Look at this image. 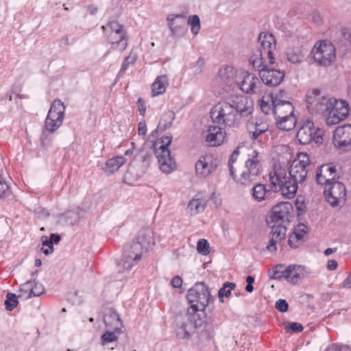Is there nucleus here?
<instances>
[{
	"instance_id": "nucleus-1",
	"label": "nucleus",
	"mask_w": 351,
	"mask_h": 351,
	"mask_svg": "<svg viewBox=\"0 0 351 351\" xmlns=\"http://www.w3.org/2000/svg\"><path fill=\"white\" fill-rule=\"evenodd\" d=\"M152 230L146 228L141 230L138 235L130 244L124 247L121 262L118 264V271L125 272L141 260L143 253L147 252L154 244Z\"/></svg>"
},
{
	"instance_id": "nucleus-2",
	"label": "nucleus",
	"mask_w": 351,
	"mask_h": 351,
	"mask_svg": "<svg viewBox=\"0 0 351 351\" xmlns=\"http://www.w3.org/2000/svg\"><path fill=\"white\" fill-rule=\"evenodd\" d=\"M206 322L204 312L195 313L193 308H188L184 315L176 319V333L179 339H189L195 332V329L200 327Z\"/></svg>"
},
{
	"instance_id": "nucleus-3",
	"label": "nucleus",
	"mask_w": 351,
	"mask_h": 351,
	"mask_svg": "<svg viewBox=\"0 0 351 351\" xmlns=\"http://www.w3.org/2000/svg\"><path fill=\"white\" fill-rule=\"evenodd\" d=\"M269 180L276 190L287 199L293 198L297 192L298 182L289 175L287 176L286 169L280 165H274L269 173Z\"/></svg>"
},
{
	"instance_id": "nucleus-4",
	"label": "nucleus",
	"mask_w": 351,
	"mask_h": 351,
	"mask_svg": "<svg viewBox=\"0 0 351 351\" xmlns=\"http://www.w3.org/2000/svg\"><path fill=\"white\" fill-rule=\"evenodd\" d=\"M261 156L256 150H252L248 154V158L245 162L243 170L239 175L234 173L231 177L239 184L250 186L255 182L261 171Z\"/></svg>"
},
{
	"instance_id": "nucleus-5",
	"label": "nucleus",
	"mask_w": 351,
	"mask_h": 351,
	"mask_svg": "<svg viewBox=\"0 0 351 351\" xmlns=\"http://www.w3.org/2000/svg\"><path fill=\"white\" fill-rule=\"evenodd\" d=\"M210 118L213 123L229 128H237L241 122L229 101H222L215 105L210 110Z\"/></svg>"
},
{
	"instance_id": "nucleus-6",
	"label": "nucleus",
	"mask_w": 351,
	"mask_h": 351,
	"mask_svg": "<svg viewBox=\"0 0 351 351\" xmlns=\"http://www.w3.org/2000/svg\"><path fill=\"white\" fill-rule=\"evenodd\" d=\"M268 273L271 278L284 279L291 285H297L309 274L306 267L300 265H290L287 267L277 265L272 269H269Z\"/></svg>"
},
{
	"instance_id": "nucleus-7",
	"label": "nucleus",
	"mask_w": 351,
	"mask_h": 351,
	"mask_svg": "<svg viewBox=\"0 0 351 351\" xmlns=\"http://www.w3.org/2000/svg\"><path fill=\"white\" fill-rule=\"evenodd\" d=\"M332 99L333 97L326 95L319 89H311L306 95L307 108L311 113L320 114L326 119L332 106Z\"/></svg>"
},
{
	"instance_id": "nucleus-8",
	"label": "nucleus",
	"mask_w": 351,
	"mask_h": 351,
	"mask_svg": "<svg viewBox=\"0 0 351 351\" xmlns=\"http://www.w3.org/2000/svg\"><path fill=\"white\" fill-rule=\"evenodd\" d=\"M104 33L112 47L117 51H123L128 46L126 32L123 25L117 21L108 22L102 26Z\"/></svg>"
},
{
	"instance_id": "nucleus-9",
	"label": "nucleus",
	"mask_w": 351,
	"mask_h": 351,
	"mask_svg": "<svg viewBox=\"0 0 351 351\" xmlns=\"http://www.w3.org/2000/svg\"><path fill=\"white\" fill-rule=\"evenodd\" d=\"M210 291L204 282L196 283L188 291L187 300L191 306L189 308H193L195 313L204 312V309L208 304Z\"/></svg>"
},
{
	"instance_id": "nucleus-10",
	"label": "nucleus",
	"mask_w": 351,
	"mask_h": 351,
	"mask_svg": "<svg viewBox=\"0 0 351 351\" xmlns=\"http://www.w3.org/2000/svg\"><path fill=\"white\" fill-rule=\"evenodd\" d=\"M314 60L320 66L330 65L336 58V49L332 43L321 40L314 45L312 51Z\"/></svg>"
},
{
	"instance_id": "nucleus-11",
	"label": "nucleus",
	"mask_w": 351,
	"mask_h": 351,
	"mask_svg": "<svg viewBox=\"0 0 351 351\" xmlns=\"http://www.w3.org/2000/svg\"><path fill=\"white\" fill-rule=\"evenodd\" d=\"M65 106L60 99L52 103L45 119V128L49 132H55L62 124L64 117Z\"/></svg>"
},
{
	"instance_id": "nucleus-12",
	"label": "nucleus",
	"mask_w": 351,
	"mask_h": 351,
	"mask_svg": "<svg viewBox=\"0 0 351 351\" xmlns=\"http://www.w3.org/2000/svg\"><path fill=\"white\" fill-rule=\"evenodd\" d=\"M324 131L319 128H315L313 121H305L297 133V138L301 144H308L313 141L316 143H322Z\"/></svg>"
},
{
	"instance_id": "nucleus-13",
	"label": "nucleus",
	"mask_w": 351,
	"mask_h": 351,
	"mask_svg": "<svg viewBox=\"0 0 351 351\" xmlns=\"http://www.w3.org/2000/svg\"><path fill=\"white\" fill-rule=\"evenodd\" d=\"M324 195L331 206H341L346 200V187L343 183L338 181L326 184L324 186Z\"/></svg>"
},
{
	"instance_id": "nucleus-14",
	"label": "nucleus",
	"mask_w": 351,
	"mask_h": 351,
	"mask_svg": "<svg viewBox=\"0 0 351 351\" xmlns=\"http://www.w3.org/2000/svg\"><path fill=\"white\" fill-rule=\"evenodd\" d=\"M310 164V159L307 154L300 153L298 158L295 159L289 167V175L294 178L298 183L305 180Z\"/></svg>"
},
{
	"instance_id": "nucleus-15",
	"label": "nucleus",
	"mask_w": 351,
	"mask_h": 351,
	"mask_svg": "<svg viewBox=\"0 0 351 351\" xmlns=\"http://www.w3.org/2000/svg\"><path fill=\"white\" fill-rule=\"evenodd\" d=\"M237 85L247 94H258L261 95L263 84L261 80L253 73L243 71L241 73V81H237Z\"/></svg>"
},
{
	"instance_id": "nucleus-16",
	"label": "nucleus",
	"mask_w": 351,
	"mask_h": 351,
	"mask_svg": "<svg viewBox=\"0 0 351 351\" xmlns=\"http://www.w3.org/2000/svg\"><path fill=\"white\" fill-rule=\"evenodd\" d=\"M350 108L348 102L333 97L328 118L327 125H335L346 119L349 115Z\"/></svg>"
},
{
	"instance_id": "nucleus-17",
	"label": "nucleus",
	"mask_w": 351,
	"mask_h": 351,
	"mask_svg": "<svg viewBox=\"0 0 351 351\" xmlns=\"http://www.w3.org/2000/svg\"><path fill=\"white\" fill-rule=\"evenodd\" d=\"M219 160L212 154L202 156L195 164L196 175L200 178H206L216 171Z\"/></svg>"
},
{
	"instance_id": "nucleus-18",
	"label": "nucleus",
	"mask_w": 351,
	"mask_h": 351,
	"mask_svg": "<svg viewBox=\"0 0 351 351\" xmlns=\"http://www.w3.org/2000/svg\"><path fill=\"white\" fill-rule=\"evenodd\" d=\"M333 143L339 149H351V125L346 124L335 129L333 133Z\"/></svg>"
},
{
	"instance_id": "nucleus-19",
	"label": "nucleus",
	"mask_w": 351,
	"mask_h": 351,
	"mask_svg": "<svg viewBox=\"0 0 351 351\" xmlns=\"http://www.w3.org/2000/svg\"><path fill=\"white\" fill-rule=\"evenodd\" d=\"M260 46L257 51L267 54L269 62L272 64L274 63L275 58L274 51L276 50V39L272 34L261 32L258 38Z\"/></svg>"
},
{
	"instance_id": "nucleus-20",
	"label": "nucleus",
	"mask_w": 351,
	"mask_h": 351,
	"mask_svg": "<svg viewBox=\"0 0 351 351\" xmlns=\"http://www.w3.org/2000/svg\"><path fill=\"white\" fill-rule=\"evenodd\" d=\"M167 23L173 36H182L186 32V21L184 14H169L167 17Z\"/></svg>"
},
{
	"instance_id": "nucleus-21",
	"label": "nucleus",
	"mask_w": 351,
	"mask_h": 351,
	"mask_svg": "<svg viewBox=\"0 0 351 351\" xmlns=\"http://www.w3.org/2000/svg\"><path fill=\"white\" fill-rule=\"evenodd\" d=\"M229 102L237 111L241 121L243 117L250 115L254 109L253 101L244 95L236 97Z\"/></svg>"
},
{
	"instance_id": "nucleus-22",
	"label": "nucleus",
	"mask_w": 351,
	"mask_h": 351,
	"mask_svg": "<svg viewBox=\"0 0 351 351\" xmlns=\"http://www.w3.org/2000/svg\"><path fill=\"white\" fill-rule=\"evenodd\" d=\"M287 228L285 226L271 225V230L269 234V241L266 246L267 251L274 252L277 250V245L285 239Z\"/></svg>"
},
{
	"instance_id": "nucleus-23",
	"label": "nucleus",
	"mask_w": 351,
	"mask_h": 351,
	"mask_svg": "<svg viewBox=\"0 0 351 351\" xmlns=\"http://www.w3.org/2000/svg\"><path fill=\"white\" fill-rule=\"evenodd\" d=\"M337 176L336 167L332 164H325L319 167L316 173V181L319 184L336 182Z\"/></svg>"
},
{
	"instance_id": "nucleus-24",
	"label": "nucleus",
	"mask_w": 351,
	"mask_h": 351,
	"mask_svg": "<svg viewBox=\"0 0 351 351\" xmlns=\"http://www.w3.org/2000/svg\"><path fill=\"white\" fill-rule=\"evenodd\" d=\"M290 204L280 203L273 207L271 215V223L275 226H285L288 220Z\"/></svg>"
},
{
	"instance_id": "nucleus-25",
	"label": "nucleus",
	"mask_w": 351,
	"mask_h": 351,
	"mask_svg": "<svg viewBox=\"0 0 351 351\" xmlns=\"http://www.w3.org/2000/svg\"><path fill=\"white\" fill-rule=\"evenodd\" d=\"M237 70L230 66H225L219 69L216 77L217 82L221 86H232L237 85Z\"/></svg>"
},
{
	"instance_id": "nucleus-26",
	"label": "nucleus",
	"mask_w": 351,
	"mask_h": 351,
	"mask_svg": "<svg viewBox=\"0 0 351 351\" xmlns=\"http://www.w3.org/2000/svg\"><path fill=\"white\" fill-rule=\"evenodd\" d=\"M262 84L269 86L279 85L284 78V74L279 70L267 67L259 73Z\"/></svg>"
},
{
	"instance_id": "nucleus-27",
	"label": "nucleus",
	"mask_w": 351,
	"mask_h": 351,
	"mask_svg": "<svg viewBox=\"0 0 351 351\" xmlns=\"http://www.w3.org/2000/svg\"><path fill=\"white\" fill-rule=\"evenodd\" d=\"M160 170L165 173H170L175 169L176 163L171 156L169 149L155 151Z\"/></svg>"
},
{
	"instance_id": "nucleus-28",
	"label": "nucleus",
	"mask_w": 351,
	"mask_h": 351,
	"mask_svg": "<svg viewBox=\"0 0 351 351\" xmlns=\"http://www.w3.org/2000/svg\"><path fill=\"white\" fill-rule=\"evenodd\" d=\"M250 138L254 141L258 139V136L267 132L269 129L267 123L261 118H252L247 124Z\"/></svg>"
},
{
	"instance_id": "nucleus-29",
	"label": "nucleus",
	"mask_w": 351,
	"mask_h": 351,
	"mask_svg": "<svg viewBox=\"0 0 351 351\" xmlns=\"http://www.w3.org/2000/svg\"><path fill=\"white\" fill-rule=\"evenodd\" d=\"M226 132L219 125H209L205 134V141L210 146L220 145L225 138Z\"/></svg>"
},
{
	"instance_id": "nucleus-30",
	"label": "nucleus",
	"mask_w": 351,
	"mask_h": 351,
	"mask_svg": "<svg viewBox=\"0 0 351 351\" xmlns=\"http://www.w3.org/2000/svg\"><path fill=\"white\" fill-rule=\"evenodd\" d=\"M104 322L106 327L114 330H119L123 326L119 315L112 308L106 310L104 316Z\"/></svg>"
},
{
	"instance_id": "nucleus-31",
	"label": "nucleus",
	"mask_w": 351,
	"mask_h": 351,
	"mask_svg": "<svg viewBox=\"0 0 351 351\" xmlns=\"http://www.w3.org/2000/svg\"><path fill=\"white\" fill-rule=\"evenodd\" d=\"M272 105L275 119L285 118L286 115L294 114V108L290 101L278 103L277 101H274Z\"/></svg>"
},
{
	"instance_id": "nucleus-32",
	"label": "nucleus",
	"mask_w": 351,
	"mask_h": 351,
	"mask_svg": "<svg viewBox=\"0 0 351 351\" xmlns=\"http://www.w3.org/2000/svg\"><path fill=\"white\" fill-rule=\"evenodd\" d=\"M175 119V113L171 110L165 112L161 117L159 124L154 131H153L150 136L155 137L158 133V130L164 131L167 128L171 126L172 123Z\"/></svg>"
},
{
	"instance_id": "nucleus-33",
	"label": "nucleus",
	"mask_w": 351,
	"mask_h": 351,
	"mask_svg": "<svg viewBox=\"0 0 351 351\" xmlns=\"http://www.w3.org/2000/svg\"><path fill=\"white\" fill-rule=\"evenodd\" d=\"M168 84V77L166 75L158 76L152 85L153 96H158L163 94L165 92Z\"/></svg>"
},
{
	"instance_id": "nucleus-34",
	"label": "nucleus",
	"mask_w": 351,
	"mask_h": 351,
	"mask_svg": "<svg viewBox=\"0 0 351 351\" xmlns=\"http://www.w3.org/2000/svg\"><path fill=\"white\" fill-rule=\"evenodd\" d=\"M306 227L302 226H300L298 229L289 236L288 243L291 247L297 248L303 242V238L306 234Z\"/></svg>"
},
{
	"instance_id": "nucleus-35",
	"label": "nucleus",
	"mask_w": 351,
	"mask_h": 351,
	"mask_svg": "<svg viewBox=\"0 0 351 351\" xmlns=\"http://www.w3.org/2000/svg\"><path fill=\"white\" fill-rule=\"evenodd\" d=\"M267 59V54H263V52H260L258 51H256L253 53L251 56L250 61L253 67L259 71L265 70L267 66L265 64V60Z\"/></svg>"
},
{
	"instance_id": "nucleus-36",
	"label": "nucleus",
	"mask_w": 351,
	"mask_h": 351,
	"mask_svg": "<svg viewBox=\"0 0 351 351\" xmlns=\"http://www.w3.org/2000/svg\"><path fill=\"white\" fill-rule=\"evenodd\" d=\"M296 123L297 120L294 114L286 115L282 119H276V126L281 130L289 131L295 128Z\"/></svg>"
},
{
	"instance_id": "nucleus-37",
	"label": "nucleus",
	"mask_w": 351,
	"mask_h": 351,
	"mask_svg": "<svg viewBox=\"0 0 351 351\" xmlns=\"http://www.w3.org/2000/svg\"><path fill=\"white\" fill-rule=\"evenodd\" d=\"M207 202L204 199L193 198L187 205V210L191 215H195L203 212L206 207Z\"/></svg>"
},
{
	"instance_id": "nucleus-38",
	"label": "nucleus",
	"mask_w": 351,
	"mask_h": 351,
	"mask_svg": "<svg viewBox=\"0 0 351 351\" xmlns=\"http://www.w3.org/2000/svg\"><path fill=\"white\" fill-rule=\"evenodd\" d=\"M125 158L122 156H116L109 159L106 162L105 171L108 173H113L117 171L124 163H125Z\"/></svg>"
},
{
	"instance_id": "nucleus-39",
	"label": "nucleus",
	"mask_w": 351,
	"mask_h": 351,
	"mask_svg": "<svg viewBox=\"0 0 351 351\" xmlns=\"http://www.w3.org/2000/svg\"><path fill=\"white\" fill-rule=\"evenodd\" d=\"M304 49L301 47H293L287 53V60L293 64L302 62L304 60Z\"/></svg>"
},
{
	"instance_id": "nucleus-40",
	"label": "nucleus",
	"mask_w": 351,
	"mask_h": 351,
	"mask_svg": "<svg viewBox=\"0 0 351 351\" xmlns=\"http://www.w3.org/2000/svg\"><path fill=\"white\" fill-rule=\"evenodd\" d=\"M270 193L271 191L267 189L266 186L263 184H257L252 189V197L258 202L266 199Z\"/></svg>"
},
{
	"instance_id": "nucleus-41",
	"label": "nucleus",
	"mask_w": 351,
	"mask_h": 351,
	"mask_svg": "<svg viewBox=\"0 0 351 351\" xmlns=\"http://www.w3.org/2000/svg\"><path fill=\"white\" fill-rule=\"evenodd\" d=\"M32 280H28L20 286L18 297L23 300L32 298Z\"/></svg>"
},
{
	"instance_id": "nucleus-42",
	"label": "nucleus",
	"mask_w": 351,
	"mask_h": 351,
	"mask_svg": "<svg viewBox=\"0 0 351 351\" xmlns=\"http://www.w3.org/2000/svg\"><path fill=\"white\" fill-rule=\"evenodd\" d=\"M236 287V284L234 282H226L223 287L219 290L218 295L221 302H223V297H229L231 294V291Z\"/></svg>"
},
{
	"instance_id": "nucleus-43",
	"label": "nucleus",
	"mask_w": 351,
	"mask_h": 351,
	"mask_svg": "<svg viewBox=\"0 0 351 351\" xmlns=\"http://www.w3.org/2000/svg\"><path fill=\"white\" fill-rule=\"evenodd\" d=\"M172 141L171 136H163L154 145L155 151L169 149L168 147Z\"/></svg>"
},
{
	"instance_id": "nucleus-44",
	"label": "nucleus",
	"mask_w": 351,
	"mask_h": 351,
	"mask_svg": "<svg viewBox=\"0 0 351 351\" xmlns=\"http://www.w3.org/2000/svg\"><path fill=\"white\" fill-rule=\"evenodd\" d=\"M18 295L14 293H8L5 300V309L8 311H12L18 304Z\"/></svg>"
},
{
	"instance_id": "nucleus-45",
	"label": "nucleus",
	"mask_w": 351,
	"mask_h": 351,
	"mask_svg": "<svg viewBox=\"0 0 351 351\" xmlns=\"http://www.w3.org/2000/svg\"><path fill=\"white\" fill-rule=\"evenodd\" d=\"M261 109L265 114H273V105L270 96H263L260 104Z\"/></svg>"
},
{
	"instance_id": "nucleus-46",
	"label": "nucleus",
	"mask_w": 351,
	"mask_h": 351,
	"mask_svg": "<svg viewBox=\"0 0 351 351\" xmlns=\"http://www.w3.org/2000/svg\"><path fill=\"white\" fill-rule=\"evenodd\" d=\"M187 24L191 25V31L194 35H197L200 29V20L197 15H192L189 17Z\"/></svg>"
},
{
	"instance_id": "nucleus-47",
	"label": "nucleus",
	"mask_w": 351,
	"mask_h": 351,
	"mask_svg": "<svg viewBox=\"0 0 351 351\" xmlns=\"http://www.w3.org/2000/svg\"><path fill=\"white\" fill-rule=\"evenodd\" d=\"M197 250L202 255H208L210 252L208 241L204 239H199L197 243Z\"/></svg>"
},
{
	"instance_id": "nucleus-48",
	"label": "nucleus",
	"mask_w": 351,
	"mask_h": 351,
	"mask_svg": "<svg viewBox=\"0 0 351 351\" xmlns=\"http://www.w3.org/2000/svg\"><path fill=\"white\" fill-rule=\"evenodd\" d=\"M136 61V56H132L131 54L129 55L128 56H127L123 64H122V66L121 67V69L117 75V77H121L123 73H125V71L127 70L128 66L131 64H133L134 62Z\"/></svg>"
},
{
	"instance_id": "nucleus-49",
	"label": "nucleus",
	"mask_w": 351,
	"mask_h": 351,
	"mask_svg": "<svg viewBox=\"0 0 351 351\" xmlns=\"http://www.w3.org/2000/svg\"><path fill=\"white\" fill-rule=\"evenodd\" d=\"M32 297H38L44 293L45 288L41 283L36 280H32Z\"/></svg>"
},
{
	"instance_id": "nucleus-50",
	"label": "nucleus",
	"mask_w": 351,
	"mask_h": 351,
	"mask_svg": "<svg viewBox=\"0 0 351 351\" xmlns=\"http://www.w3.org/2000/svg\"><path fill=\"white\" fill-rule=\"evenodd\" d=\"M239 154V147H237L232 154H231L229 161H228V167L230 170V176H233L234 173L235 172V169L234 167V163L237 160V157Z\"/></svg>"
},
{
	"instance_id": "nucleus-51",
	"label": "nucleus",
	"mask_w": 351,
	"mask_h": 351,
	"mask_svg": "<svg viewBox=\"0 0 351 351\" xmlns=\"http://www.w3.org/2000/svg\"><path fill=\"white\" fill-rule=\"evenodd\" d=\"M11 194L10 187L0 176V197H7Z\"/></svg>"
},
{
	"instance_id": "nucleus-52",
	"label": "nucleus",
	"mask_w": 351,
	"mask_h": 351,
	"mask_svg": "<svg viewBox=\"0 0 351 351\" xmlns=\"http://www.w3.org/2000/svg\"><path fill=\"white\" fill-rule=\"evenodd\" d=\"M117 339V337L113 332H106L101 336V341L103 345L114 341Z\"/></svg>"
},
{
	"instance_id": "nucleus-53",
	"label": "nucleus",
	"mask_w": 351,
	"mask_h": 351,
	"mask_svg": "<svg viewBox=\"0 0 351 351\" xmlns=\"http://www.w3.org/2000/svg\"><path fill=\"white\" fill-rule=\"evenodd\" d=\"M271 97V101L272 103L274 101H277L278 103H282V102H287L288 101L284 99L286 97V92L284 90H280L278 93H276L275 95L273 94L269 95Z\"/></svg>"
},
{
	"instance_id": "nucleus-54",
	"label": "nucleus",
	"mask_w": 351,
	"mask_h": 351,
	"mask_svg": "<svg viewBox=\"0 0 351 351\" xmlns=\"http://www.w3.org/2000/svg\"><path fill=\"white\" fill-rule=\"evenodd\" d=\"M324 351H351V348L347 346L332 344Z\"/></svg>"
},
{
	"instance_id": "nucleus-55",
	"label": "nucleus",
	"mask_w": 351,
	"mask_h": 351,
	"mask_svg": "<svg viewBox=\"0 0 351 351\" xmlns=\"http://www.w3.org/2000/svg\"><path fill=\"white\" fill-rule=\"evenodd\" d=\"M288 303L285 300L280 299L276 302V308L280 312L285 313L288 310Z\"/></svg>"
},
{
	"instance_id": "nucleus-56",
	"label": "nucleus",
	"mask_w": 351,
	"mask_h": 351,
	"mask_svg": "<svg viewBox=\"0 0 351 351\" xmlns=\"http://www.w3.org/2000/svg\"><path fill=\"white\" fill-rule=\"evenodd\" d=\"M341 35L343 38L351 45V28L346 27H341Z\"/></svg>"
},
{
	"instance_id": "nucleus-57",
	"label": "nucleus",
	"mask_w": 351,
	"mask_h": 351,
	"mask_svg": "<svg viewBox=\"0 0 351 351\" xmlns=\"http://www.w3.org/2000/svg\"><path fill=\"white\" fill-rule=\"evenodd\" d=\"M303 326L302 324L298 322H291L287 327V329L292 332H302L303 330Z\"/></svg>"
},
{
	"instance_id": "nucleus-58",
	"label": "nucleus",
	"mask_w": 351,
	"mask_h": 351,
	"mask_svg": "<svg viewBox=\"0 0 351 351\" xmlns=\"http://www.w3.org/2000/svg\"><path fill=\"white\" fill-rule=\"evenodd\" d=\"M204 66V60L202 58H199L196 64L193 67L195 75L199 74L202 72Z\"/></svg>"
},
{
	"instance_id": "nucleus-59",
	"label": "nucleus",
	"mask_w": 351,
	"mask_h": 351,
	"mask_svg": "<svg viewBox=\"0 0 351 351\" xmlns=\"http://www.w3.org/2000/svg\"><path fill=\"white\" fill-rule=\"evenodd\" d=\"M138 133L140 136H145L147 133V125L144 121H141L138 126Z\"/></svg>"
},
{
	"instance_id": "nucleus-60",
	"label": "nucleus",
	"mask_w": 351,
	"mask_h": 351,
	"mask_svg": "<svg viewBox=\"0 0 351 351\" xmlns=\"http://www.w3.org/2000/svg\"><path fill=\"white\" fill-rule=\"evenodd\" d=\"M171 284L174 288H180L182 285V280L181 277L176 276L172 278Z\"/></svg>"
},
{
	"instance_id": "nucleus-61",
	"label": "nucleus",
	"mask_w": 351,
	"mask_h": 351,
	"mask_svg": "<svg viewBox=\"0 0 351 351\" xmlns=\"http://www.w3.org/2000/svg\"><path fill=\"white\" fill-rule=\"evenodd\" d=\"M139 112L141 115H143L146 110V106L144 100L142 98H139L137 101Z\"/></svg>"
},
{
	"instance_id": "nucleus-62",
	"label": "nucleus",
	"mask_w": 351,
	"mask_h": 351,
	"mask_svg": "<svg viewBox=\"0 0 351 351\" xmlns=\"http://www.w3.org/2000/svg\"><path fill=\"white\" fill-rule=\"evenodd\" d=\"M338 263L335 260H329L327 263V268L329 270H335L337 268Z\"/></svg>"
},
{
	"instance_id": "nucleus-63",
	"label": "nucleus",
	"mask_w": 351,
	"mask_h": 351,
	"mask_svg": "<svg viewBox=\"0 0 351 351\" xmlns=\"http://www.w3.org/2000/svg\"><path fill=\"white\" fill-rule=\"evenodd\" d=\"M41 241L43 246H47L49 247V246H53V241H51L47 236H43L41 237Z\"/></svg>"
},
{
	"instance_id": "nucleus-64",
	"label": "nucleus",
	"mask_w": 351,
	"mask_h": 351,
	"mask_svg": "<svg viewBox=\"0 0 351 351\" xmlns=\"http://www.w3.org/2000/svg\"><path fill=\"white\" fill-rule=\"evenodd\" d=\"M343 288H351V274L346 278L342 283Z\"/></svg>"
}]
</instances>
